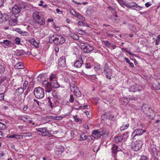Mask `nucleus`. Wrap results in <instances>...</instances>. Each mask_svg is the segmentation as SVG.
<instances>
[{"label":"nucleus","instance_id":"nucleus-49","mask_svg":"<svg viewBox=\"0 0 160 160\" xmlns=\"http://www.w3.org/2000/svg\"><path fill=\"white\" fill-rule=\"evenodd\" d=\"M28 82L27 81H25L24 82V83L23 84V88L24 89H26V87L28 84Z\"/></svg>","mask_w":160,"mask_h":160},{"label":"nucleus","instance_id":"nucleus-39","mask_svg":"<svg viewBox=\"0 0 160 160\" xmlns=\"http://www.w3.org/2000/svg\"><path fill=\"white\" fill-rule=\"evenodd\" d=\"M4 43L6 45L9 46L11 44V42L8 40H4L3 41Z\"/></svg>","mask_w":160,"mask_h":160},{"label":"nucleus","instance_id":"nucleus-44","mask_svg":"<svg viewBox=\"0 0 160 160\" xmlns=\"http://www.w3.org/2000/svg\"><path fill=\"white\" fill-rule=\"evenodd\" d=\"M5 70L4 67L3 66L0 65V73H3L4 72Z\"/></svg>","mask_w":160,"mask_h":160},{"label":"nucleus","instance_id":"nucleus-37","mask_svg":"<svg viewBox=\"0 0 160 160\" xmlns=\"http://www.w3.org/2000/svg\"><path fill=\"white\" fill-rule=\"evenodd\" d=\"M87 136L84 134L81 136L80 140L81 141H83L87 138Z\"/></svg>","mask_w":160,"mask_h":160},{"label":"nucleus","instance_id":"nucleus-40","mask_svg":"<svg viewBox=\"0 0 160 160\" xmlns=\"http://www.w3.org/2000/svg\"><path fill=\"white\" fill-rule=\"evenodd\" d=\"M104 44V45L108 48L110 47L111 43L108 41H103Z\"/></svg>","mask_w":160,"mask_h":160},{"label":"nucleus","instance_id":"nucleus-56","mask_svg":"<svg viewBox=\"0 0 160 160\" xmlns=\"http://www.w3.org/2000/svg\"><path fill=\"white\" fill-rule=\"evenodd\" d=\"M7 79V77L4 76L3 77L0 79V83H2Z\"/></svg>","mask_w":160,"mask_h":160},{"label":"nucleus","instance_id":"nucleus-11","mask_svg":"<svg viewBox=\"0 0 160 160\" xmlns=\"http://www.w3.org/2000/svg\"><path fill=\"white\" fill-rule=\"evenodd\" d=\"M81 48L83 50V52L86 53H88L92 51L93 49V48L90 45L85 46L82 45Z\"/></svg>","mask_w":160,"mask_h":160},{"label":"nucleus","instance_id":"nucleus-59","mask_svg":"<svg viewBox=\"0 0 160 160\" xmlns=\"http://www.w3.org/2000/svg\"><path fill=\"white\" fill-rule=\"evenodd\" d=\"M21 35L23 36H28L29 35V34L27 32L24 31V32H22Z\"/></svg>","mask_w":160,"mask_h":160},{"label":"nucleus","instance_id":"nucleus-16","mask_svg":"<svg viewBox=\"0 0 160 160\" xmlns=\"http://www.w3.org/2000/svg\"><path fill=\"white\" fill-rule=\"evenodd\" d=\"M118 148V146L115 144H113L112 145V155L114 158L116 156L117 152L119 151Z\"/></svg>","mask_w":160,"mask_h":160},{"label":"nucleus","instance_id":"nucleus-19","mask_svg":"<svg viewBox=\"0 0 160 160\" xmlns=\"http://www.w3.org/2000/svg\"><path fill=\"white\" fill-rule=\"evenodd\" d=\"M9 24L12 26H14L16 25L18 23V21L15 17L13 18H11L9 20Z\"/></svg>","mask_w":160,"mask_h":160},{"label":"nucleus","instance_id":"nucleus-31","mask_svg":"<svg viewBox=\"0 0 160 160\" xmlns=\"http://www.w3.org/2000/svg\"><path fill=\"white\" fill-rule=\"evenodd\" d=\"M76 90L74 93L76 96L78 97H80L81 95V93L78 88H76Z\"/></svg>","mask_w":160,"mask_h":160},{"label":"nucleus","instance_id":"nucleus-21","mask_svg":"<svg viewBox=\"0 0 160 160\" xmlns=\"http://www.w3.org/2000/svg\"><path fill=\"white\" fill-rule=\"evenodd\" d=\"M35 22L39 24L40 25H43L45 23V20L44 18L42 17L35 21Z\"/></svg>","mask_w":160,"mask_h":160},{"label":"nucleus","instance_id":"nucleus-61","mask_svg":"<svg viewBox=\"0 0 160 160\" xmlns=\"http://www.w3.org/2000/svg\"><path fill=\"white\" fill-rule=\"evenodd\" d=\"M16 54L17 56H21L23 55V51H21L20 52H17Z\"/></svg>","mask_w":160,"mask_h":160},{"label":"nucleus","instance_id":"nucleus-32","mask_svg":"<svg viewBox=\"0 0 160 160\" xmlns=\"http://www.w3.org/2000/svg\"><path fill=\"white\" fill-rule=\"evenodd\" d=\"M153 87L155 89L157 90H159L160 89V84L158 82L155 83L153 85Z\"/></svg>","mask_w":160,"mask_h":160},{"label":"nucleus","instance_id":"nucleus-46","mask_svg":"<svg viewBox=\"0 0 160 160\" xmlns=\"http://www.w3.org/2000/svg\"><path fill=\"white\" fill-rule=\"evenodd\" d=\"M14 137L16 139H22L23 136L20 135H14Z\"/></svg>","mask_w":160,"mask_h":160},{"label":"nucleus","instance_id":"nucleus-18","mask_svg":"<svg viewBox=\"0 0 160 160\" xmlns=\"http://www.w3.org/2000/svg\"><path fill=\"white\" fill-rule=\"evenodd\" d=\"M123 138L122 135L120 134H118L114 137V142L115 143H118L119 142H121L122 141Z\"/></svg>","mask_w":160,"mask_h":160},{"label":"nucleus","instance_id":"nucleus-42","mask_svg":"<svg viewBox=\"0 0 160 160\" xmlns=\"http://www.w3.org/2000/svg\"><path fill=\"white\" fill-rule=\"evenodd\" d=\"M62 117L61 116H53L52 118L57 120H60L62 119Z\"/></svg>","mask_w":160,"mask_h":160},{"label":"nucleus","instance_id":"nucleus-30","mask_svg":"<svg viewBox=\"0 0 160 160\" xmlns=\"http://www.w3.org/2000/svg\"><path fill=\"white\" fill-rule=\"evenodd\" d=\"M75 17L80 20L83 21H84L85 20V18L81 14H79L78 12L77 13V14H75Z\"/></svg>","mask_w":160,"mask_h":160},{"label":"nucleus","instance_id":"nucleus-2","mask_svg":"<svg viewBox=\"0 0 160 160\" xmlns=\"http://www.w3.org/2000/svg\"><path fill=\"white\" fill-rule=\"evenodd\" d=\"M34 93L35 97L38 99L42 98L44 96V89L40 87L35 88Z\"/></svg>","mask_w":160,"mask_h":160},{"label":"nucleus","instance_id":"nucleus-45","mask_svg":"<svg viewBox=\"0 0 160 160\" xmlns=\"http://www.w3.org/2000/svg\"><path fill=\"white\" fill-rule=\"evenodd\" d=\"M6 127L5 124L0 122V129H4L6 128Z\"/></svg>","mask_w":160,"mask_h":160},{"label":"nucleus","instance_id":"nucleus-27","mask_svg":"<svg viewBox=\"0 0 160 160\" xmlns=\"http://www.w3.org/2000/svg\"><path fill=\"white\" fill-rule=\"evenodd\" d=\"M24 89L22 87L18 88L16 90V93H17L18 95L21 94L23 92Z\"/></svg>","mask_w":160,"mask_h":160},{"label":"nucleus","instance_id":"nucleus-34","mask_svg":"<svg viewBox=\"0 0 160 160\" xmlns=\"http://www.w3.org/2000/svg\"><path fill=\"white\" fill-rule=\"evenodd\" d=\"M70 37L72 38L75 40H78L79 39V37L76 34H72L70 35Z\"/></svg>","mask_w":160,"mask_h":160},{"label":"nucleus","instance_id":"nucleus-35","mask_svg":"<svg viewBox=\"0 0 160 160\" xmlns=\"http://www.w3.org/2000/svg\"><path fill=\"white\" fill-rule=\"evenodd\" d=\"M70 88L71 91L74 92L76 90V88H78L76 86L73 85L70 86Z\"/></svg>","mask_w":160,"mask_h":160},{"label":"nucleus","instance_id":"nucleus-6","mask_svg":"<svg viewBox=\"0 0 160 160\" xmlns=\"http://www.w3.org/2000/svg\"><path fill=\"white\" fill-rule=\"evenodd\" d=\"M142 109L145 114L147 115H149V112L151 113L152 111L149 105L145 104H143L142 107Z\"/></svg>","mask_w":160,"mask_h":160},{"label":"nucleus","instance_id":"nucleus-23","mask_svg":"<svg viewBox=\"0 0 160 160\" xmlns=\"http://www.w3.org/2000/svg\"><path fill=\"white\" fill-rule=\"evenodd\" d=\"M19 8L21 10L22 9H24L27 6V4L26 3L24 2H19L17 4Z\"/></svg>","mask_w":160,"mask_h":160},{"label":"nucleus","instance_id":"nucleus-4","mask_svg":"<svg viewBox=\"0 0 160 160\" xmlns=\"http://www.w3.org/2000/svg\"><path fill=\"white\" fill-rule=\"evenodd\" d=\"M146 132L145 130H143L141 128L136 129L132 133L131 136V138H134L136 136L141 135Z\"/></svg>","mask_w":160,"mask_h":160},{"label":"nucleus","instance_id":"nucleus-60","mask_svg":"<svg viewBox=\"0 0 160 160\" xmlns=\"http://www.w3.org/2000/svg\"><path fill=\"white\" fill-rule=\"evenodd\" d=\"M15 31L17 32L18 33H20L21 35L22 32V31L21 30V29L19 28H17L15 29Z\"/></svg>","mask_w":160,"mask_h":160},{"label":"nucleus","instance_id":"nucleus-1","mask_svg":"<svg viewBox=\"0 0 160 160\" xmlns=\"http://www.w3.org/2000/svg\"><path fill=\"white\" fill-rule=\"evenodd\" d=\"M49 41L50 43H53L56 45L62 44L65 41V38L57 34L50 35L49 37Z\"/></svg>","mask_w":160,"mask_h":160},{"label":"nucleus","instance_id":"nucleus-24","mask_svg":"<svg viewBox=\"0 0 160 160\" xmlns=\"http://www.w3.org/2000/svg\"><path fill=\"white\" fill-rule=\"evenodd\" d=\"M57 77L56 75L54 73H51L49 76V79L51 82L56 80Z\"/></svg>","mask_w":160,"mask_h":160},{"label":"nucleus","instance_id":"nucleus-33","mask_svg":"<svg viewBox=\"0 0 160 160\" xmlns=\"http://www.w3.org/2000/svg\"><path fill=\"white\" fill-rule=\"evenodd\" d=\"M124 59L127 63L129 64L130 66L132 67H134V65L133 63L130 62V61L129 60L128 58H125Z\"/></svg>","mask_w":160,"mask_h":160},{"label":"nucleus","instance_id":"nucleus-52","mask_svg":"<svg viewBox=\"0 0 160 160\" xmlns=\"http://www.w3.org/2000/svg\"><path fill=\"white\" fill-rule=\"evenodd\" d=\"M15 43L17 44H19L20 43V40L19 38H17L15 39Z\"/></svg>","mask_w":160,"mask_h":160},{"label":"nucleus","instance_id":"nucleus-26","mask_svg":"<svg viewBox=\"0 0 160 160\" xmlns=\"http://www.w3.org/2000/svg\"><path fill=\"white\" fill-rule=\"evenodd\" d=\"M151 154L155 155L157 154V149L155 147H153L149 149Z\"/></svg>","mask_w":160,"mask_h":160},{"label":"nucleus","instance_id":"nucleus-64","mask_svg":"<svg viewBox=\"0 0 160 160\" xmlns=\"http://www.w3.org/2000/svg\"><path fill=\"white\" fill-rule=\"evenodd\" d=\"M151 5V4L149 2H147L145 4V6L146 7H148Z\"/></svg>","mask_w":160,"mask_h":160},{"label":"nucleus","instance_id":"nucleus-7","mask_svg":"<svg viewBox=\"0 0 160 160\" xmlns=\"http://www.w3.org/2000/svg\"><path fill=\"white\" fill-rule=\"evenodd\" d=\"M42 85L45 88L46 92H50L52 90V87L51 83L48 82L46 81H44L42 82Z\"/></svg>","mask_w":160,"mask_h":160},{"label":"nucleus","instance_id":"nucleus-17","mask_svg":"<svg viewBox=\"0 0 160 160\" xmlns=\"http://www.w3.org/2000/svg\"><path fill=\"white\" fill-rule=\"evenodd\" d=\"M56 154L58 155L61 154L64 151V148L62 146H58L57 147L55 150Z\"/></svg>","mask_w":160,"mask_h":160},{"label":"nucleus","instance_id":"nucleus-55","mask_svg":"<svg viewBox=\"0 0 160 160\" xmlns=\"http://www.w3.org/2000/svg\"><path fill=\"white\" fill-rule=\"evenodd\" d=\"M107 8L111 11H115L114 7H107Z\"/></svg>","mask_w":160,"mask_h":160},{"label":"nucleus","instance_id":"nucleus-47","mask_svg":"<svg viewBox=\"0 0 160 160\" xmlns=\"http://www.w3.org/2000/svg\"><path fill=\"white\" fill-rule=\"evenodd\" d=\"M70 13L72 15L75 16V14H77V12H76L73 9H72L70 10Z\"/></svg>","mask_w":160,"mask_h":160},{"label":"nucleus","instance_id":"nucleus-63","mask_svg":"<svg viewBox=\"0 0 160 160\" xmlns=\"http://www.w3.org/2000/svg\"><path fill=\"white\" fill-rule=\"evenodd\" d=\"M54 27L55 29L57 31H59L60 30V28L56 26V25H54Z\"/></svg>","mask_w":160,"mask_h":160},{"label":"nucleus","instance_id":"nucleus-12","mask_svg":"<svg viewBox=\"0 0 160 160\" xmlns=\"http://www.w3.org/2000/svg\"><path fill=\"white\" fill-rule=\"evenodd\" d=\"M36 130L37 131L41 132L42 134H43V135L44 136H49V135L50 134V133L48 132L46 128H36Z\"/></svg>","mask_w":160,"mask_h":160},{"label":"nucleus","instance_id":"nucleus-15","mask_svg":"<svg viewBox=\"0 0 160 160\" xmlns=\"http://www.w3.org/2000/svg\"><path fill=\"white\" fill-rule=\"evenodd\" d=\"M42 17L41 15L40 12L37 11L34 12L32 14V17L35 21Z\"/></svg>","mask_w":160,"mask_h":160},{"label":"nucleus","instance_id":"nucleus-36","mask_svg":"<svg viewBox=\"0 0 160 160\" xmlns=\"http://www.w3.org/2000/svg\"><path fill=\"white\" fill-rule=\"evenodd\" d=\"M128 137V132L123 134L122 137L123 138V139H124V141L126 140V139Z\"/></svg>","mask_w":160,"mask_h":160},{"label":"nucleus","instance_id":"nucleus-10","mask_svg":"<svg viewBox=\"0 0 160 160\" xmlns=\"http://www.w3.org/2000/svg\"><path fill=\"white\" fill-rule=\"evenodd\" d=\"M58 65L62 68H65L66 67V58L64 56H62L58 59Z\"/></svg>","mask_w":160,"mask_h":160},{"label":"nucleus","instance_id":"nucleus-50","mask_svg":"<svg viewBox=\"0 0 160 160\" xmlns=\"http://www.w3.org/2000/svg\"><path fill=\"white\" fill-rule=\"evenodd\" d=\"M73 118L77 122H81V120L79 118H78L77 116H73Z\"/></svg>","mask_w":160,"mask_h":160},{"label":"nucleus","instance_id":"nucleus-48","mask_svg":"<svg viewBox=\"0 0 160 160\" xmlns=\"http://www.w3.org/2000/svg\"><path fill=\"white\" fill-rule=\"evenodd\" d=\"M32 135V133L31 132H28L27 133H23V135L22 136L24 137H30Z\"/></svg>","mask_w":160,"mask_h":160},{"label":"nucleus","instance_id":"nucleus-53","mask_svg":"<svg viewBox=\"0 0 160 160\" xmlns=\"http://www.w3.org/2000/svg\"><path fill=\"white\" fill-rule=\"evenodd\" d=\"M74 98H73V95H70V98H69V101L71 102H73L74 101Z\"/></svg>","mask_w":160,"mask_h":160},{"label":"nucleus","instance_id":"nucleus-9","mask_svg":"<svg viewBox=\"0 0 160 160\" xmlns=\"http://www.w3.org/2000/svg\"><path fill=\"white\" fill-rule=\"evenodd\" d=\"M83 63V61L81 58L76 59L74 62V66L77 68H80Z\"/></svg>","mask_w":160,"mask_h":160},{"label":"nucleus","instance_id":"nucleus-58","mask_svg":"<svg viewBox=\"0 0 160 160\" xmlns=\"http://www.w3.org/2000/svg\"><path fill=\"white\" fill-rule=\"evenodd\" d=\"M43 78H44V77L43 76H42V75H40L38 77V80L40 82L42 81L43 80H42V79Z\"/></svg>","mask_w":160,"mask_h":160},{"label":"nucleus","instance_id":"nucleus-3","mask_svg":"<svg viewBox=\"0 0 160 160\" xmlns=\"http://www.w3.org/2000/svg\"><path fill=\"white\" fill-rule=\"evenodd\" d=\"M142 145V141L138 140L132 142L131 145V148L133 151H138L141 148Z\"/></svg>","mask_w":160,"mask_h":160},{"label":"nucleus","instance_id":"nucleus-54","mask_svg":"<svg viewBox=\"0 0 160 160\" xmlns=\"http://www.w3.org/2000/svg\"><path fill=\"white\" fill-rule=\"evenodd\" d=\"M85 68H91V66L90 63H87L85 64Z\"/></svg>","mask_w":160,"mask_h":160},{"label":"nucleus","instance_id":"nucleus-20","mask_svg":"<svg viewBox=\"0 0 160 160\" xmlns=\"http://www.w3.org/2000/svg\"><path fill=\"white\" fill-rule=\"evenodd\" d=\"M131 7V9H135L137 11L140 10L141 9V8H142V7L138 6L136 3L133 2H132Z\"/></svg>","mask_w":160,"mask_h":160},{"label":"nucleus","instance_id":"nucleus-13","mask_svg":"<svg viewBox=\"0 0 160 160\" xmlns=\"http://www.w3.org/2000/svg\"><path fill=\"white\" fill-rule=\"evenodd\" d=\"M103 132H99L98 130H94L92 132V136L96 139H98L101 136L103 135Z\"/></svg>","mask_w":160,"mask_h":160},{"label":"nucleus","instance_id":"nucleus-25","mask_svg":"<svg viewBox=\"0 0 160 160\" xmlns=\"http://www.w3.org/2000/svg\"><path fill=\"white\" fill-rule=\"evenodd\" d=\"M15 68L17 69H21L23 68L24 66L23 64L21 62L17 63L15 65Z\"/></svg>","mask_w":160,"mask_h":160},{"label":"nucleus","instance_id":"nucleus-57","mask_svg":"<svg viewBox=\"0 0 160 160\" xmlns=\"http://www.w3.org/2000/svg\"><path fill=\"white\" fill-rule=\"evenodd\" d=\"M4 94L2 93L0 94V101L4 100Z\"/></svg>","mask_w":160,"mask_h":160},{"label":"nucleus","instance_id":"nucleus-38","mask_svg":"<svg viewBox=\"0 0 160 160\" xmlns=\"http://www.w3.org/2000/svg\"><path fill=\"white\" fill-rule=\"evenodd\" d=\"M118 2L121 5V6L122 7H123L124 8H125L124 7V4L126 2H124L123 0H117Z\"/></svg>","mask_w":160,"mask_h":160},{"label":"nucleus","instance_id":"nucleus-51","mask_svg":"<svg viewBox=\"0 0 160 160\" xmlns=\"http://www.w3.org/2000/svg\"><path fill=\"white\" fill-rule=\"evenodd\" d=\"M124 7L126 6L128 8L131 9L132 2H130L129 4H128L126 3H125L124 4Z\"/></svg>","mask_w":160,"mask_h":160},{"label":"nucleus","instance_id":"nucleus-22","mask_svg":"<svg viewBox=\"0 0 160 160\" xmlns=\"http://www.w3.org/2000/svg\"><path fill=\"white\" fill-rule=\"evenodd\" d=\"M51 84L52 87L53 88H57L59 87L60 84L58 83L57 80L51 82Z\"/></svg>","mask_w":160,"mask_h":160},{"label":"nucleus","instance_id":"nucleus-28","mask_svg":"<svg viewBox=\"0 0 160 160\" xmlns=\"http://www.w3.org/2000/svg\"><path fill=\"white\" fill-rule=\"evenodd\" d=\"M28 41L31 44L33 45L36 47L37 45H38L37 43L34 38H32L29 40Z\"/></svg>","mask_w":160,"mask_h":160},{"label":"nucleus","instance_id":"nucleus-8","mask_svg":"<svg viewBox=\"0 0 160 160\" xmlns=\"http://www.w3.org/2000/svg\"><path fill=\"white\" fill-rule=\"evenodd\" d=\"M9 18V16L7 13L2 14L0 11V23H2L8 20Z\"/></svg>","mask_w":160,"mask_h":160},{"label":"nucleus","instance_id":"nucleus-43","mask_svg":"<svg viewBox=\"0 0 160 160\" xmlns=\"http://www.w3.org/2000/svg\"><path fill=\"white\" fill-rule=\"evenodd\" d=\"M48 106H49L51 108H52L53 106L52 105V102L51 101V99L50 98H48Z\"/></svg>","mask_w":160,"mask_h":160},{"label":"nucleus","instance_id":"nucleus-5","mask_svg":"<svg viewBox=\"0 0 160 160\" xmlns=\"http://www.w3.org/2000/svg\"><path fill=\"white\" fill-rule=\"evenodd\" d=\"M143 89V87L142 86L134 84L130 87L129 91L130 92H134L137 91H141Z\"/></svg>","mask_w":160,"mask_h":160},{"label":"nucleus","instance_id":"nucleus-29","mask_svg":"<svg viewBox=\"0 0 160 160\" xmlns=\"http://www.w3.org/2000/svg\"><path fill=\"white\" fill-rule=\"evenodd\" d=\"M129 123H127L126 124H123L120 128V130L121 131H123L127 129L129 126Z\"/></svg>","mask_w":160,"mask_h":160},{"label":"nucleus","instance_id":"nucleus-14","mask_svg":"<svg viewBox=\"0 0 160 160\" xmlns=\"http://www.w3.org/2000/svg\"><path fill=\"white\" fill-rule=\"evenodd\" d=\"M21 11V10L19 8L17 4H15L13 7L12 9V12L14 15H17L19 14Z\"/></svg>","mask_w":160,"mask_h":160},{"label":"nucleus","instance_id":"nucleus-41","mask_svg":"<svg viewBox=\"0 0 160 160\" xmlns=\"http://www.w3.org/2000/svg\"><path fill=\"white\" fill-rule=\"evenodd\" d=\"M19 119L24 121H27L28 118L27 116H21L20 117Z\"/></svg>","mask_w":160,"mask_h":160},{"label":"nucleus","instance_id":"nucleus-62","mask_svg":"<svg viewBox=\"0 0 160 160\" xmlns=\"http://www.w3.org/2000/svg\"><path fill=\"white\" fill-rule=\"evenodd\" d=\"M147 157L144 156H142L141 157L140 160H147Z\"/></svg>","mask_w":160,"mask_h":160}]
</instances>
